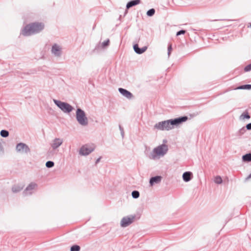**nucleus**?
I'll return each instance as SVG.
<instances>
[{"mask_svg":"<svg viewBox=\"0 0 251 251\" xmlns=\"http://www.w3.org/2000/svg\"><path fill=\"white\" fill-rule=\"evenodd\" d=\"M45 27L41 22H34L26 25L21 30V34L24 36H29L40 33Z\"/></svg>","mask_w":251,"mask_h":251,"instance_id":"nucleus-1","label":"nucleus"},{"mask_svg":"<svg viewBox=\"0 0 251 251\" xmlns=\"http://www.w3.org/2000/svg\"><path fill=\"white\" fill-rule=\"evenodd\" d=\"M168 151V146L163 144L153 149L149 155V158L151 160L159 159L164 156Z\"/></svg>","mask_w":251,"mask_h":251,"instance_id":"nucleus-2","label":"nucleus"},{"mask_svg":"<svg viewBox=\"0 0 251 251\" xmlns=\"http://www.w3.org/2000/svg\"><path fill=\"white\" fill-rule=\"evenodd\" d=\"M76 119L79 125L85 126L88 125V120L85 112L81 108H77L76 111Z\"/></svg>","mask_w":251,"mask_h":251,"instance_id":"nucleus-3","label":"nucleus"},{"mask_svg":"<svg viewBox=\"0 0 251 251\" xmlns=\"http://www.w3.org/2000/svg\"><path fill=\"white\" fill-rule=\"evenodd\" d=\"M38 184L35 182H31L23 191V195L25 197L31 196L38 190Z\"/></svg>","mask_w":251,"mask_h":251,"instance_id":"nucleus-4","label":"nucleus"},{"mask_svg":"<svg viewBox=\"0 0 251 251\" xmlns=\"http://www.w3.org/2000/svg\"><path fill=\"white\" fill-rule=\"evenodd\" d=\"M53 101L55 104L64 113H69L73 110V106L67 102L61 101L55 99H53Z\"/></svg>","mask_w":251,"mask_h":251,"instance_id":"nucleus-5","label":"nucleus"},{"mask_svg":"<svg viewBox=\"0 0 251 251\" xmlns=\"http://www.w3.org/2000/svg\"><path fill=\"white\" fill-rule=\"evenodd\" d=\"M188 120V117L186 116H181L175 119L168 120L171 129L175 126H177L183 122H186Z\"/></svg>","mask_w":251,"mask_h":251,"instance_id":"nucleus-6","label":"nucleus"},{"mask_svg":"<svg viewBox=\"0 0 251 251\" xmlns=\"http://www.w3.org/2000/svg\"><path fill=\"white\" fill-rule=\"evenodd\" d=\"M95 150V146L93 145L86 144L82 146L79 151L81 155L86 156Z\"/></svg>","mask_w":251,"mask_h":251,"instance_id":"nucleus-7","label":"nucleus"},{"mask_svg":"<svg viewBox=\"0 0 251 251\" xmlns=\"http://www.w3.org/2000/svg\"><path fill=\"white\" fill-rule=\"evenodd\" d=\"M16 150L17 152L21 154H27L30 151V148L28 146L24 143L17 144L16 147Z\"/></svg>","mask_w":251,"mask_h":251,"instance_id":"nucleus-8","label":"nucleus"},{"mask_svg":"<svg viewBox=\"0 0 251 251\" xmlns=\"http://www.w3.org/2000/svg\"><path fill=\"white\" fill-rule=\"evenodd\" d=\"M154 128L160 130H171V127L170 126L168 120L158 122L154 125Z\"/></svg>","mask_w":251,"mask_h":251,"instance_id":"nucleus-9","label":"nucleus"},{"mask_svg":"<svg viewBox=\"0 0 251 251\" xmlns=\"http://www.w3.org/2000/svg\"><path fill=\"white\" fill-rule=\"evenodd\" d=\"M135 216L134 215H130L123 217L120 223V225L123 227H126L131 224L135 219Z\"/></svg>","mask_w":251,"mask_h":251,"instance_id":"nucleus-10","label":"nucleus"},{"mask_svg":"<svg viewBox=\"0 0 251 251\" xmlns=\"http://www.w3.org/2000/svg\"><path fill=\"white\" fill-rule=\"evenodd\" d=\"M51 52L54 56L59 57L62 53V48L58 44H54L51 47Z\"/></svg>","mask_w":251,"mask_h":251,"instance_id":"nucleus-11","label":"nucleus"},{"mask_svg":"<svg viewBox=\"0 0 251 251\" xmlns=\"http://www.w3.org/2000/svg\"><path fill=\"white\" fill-rule=\"evenodd\" d=\"M63 140L61 138H55L54 139L52 143L50 144V146L53 150H56L63 143Z\"/></svg>","mask_w":251,"mask_h":251,"instance_id":"nucleus-12","label":"nucleus"},{"mask_svg":"<svg viewBox=\"0 0 251 251\" xmlns=\"http://www.w3.org/2000/svg\"><path fill=\"white\" fill-rule=\"evenodd\" d=\"M162 178V177L160 176H156L151 177L149 181L150 186L152 187L155 184L160 183L161 181Z\"/></svg>","mask_w":251,"mask_h":251,"instance_id":"nucleus-13","label":"nucleus"},{"mask_svg":"<svg viewBox=\"0 0 251 251\" xmlns=\"http://www.w3.org/2000/svg\"><path fill=\"white\" fill-rule=\"evenodd\" d=\"M118 90L122 95L128 99H131L133 97L132 94L125 89L120 88Z\"/></svg>","mask_w":251,"mask_h":251,"instance_id":"nucleus-14","label":"nucleus"},{"mask_svg":"<svg viewBox=\"0 0 251 251\" xmlns=\"http://www.w3.org/2000/svg\"><path fill=\"white\" fill-rule=\"evenodd\" d=\"M133 49L134 51L138 54H141L146 51L148 49L147 46H144L142 48H140L137 44H136L133 45Z\"/></svg>","mask_w":251,"mask_h":251,"instance_id":"nucleus-15","label":"nucleus"},{"mask_svg":"<svg viewBox=\"0 0 251 251\" xmlns=\"http://www.w3.org/2000/svg\"><path fill=\"white\" fill-rule=\"evenodd\" d=\"M193 178V174L192 172L188 171L184 172L182 175V178L184 181L189 182Z\"/></svg>","mask_w":251,"mask_h":251,"instance_id":"nucleus-16","label":"nucleus"},{"mask_svg":"<svg viewBox=\"0 0 251 251\" xmlns=\"http://www.w3.org/2000/svg\"><path fill=\"white\" fill-rule=\"evenodd\" d=\"M141 0H131L128 2L126 5V9H129L133 6L140 4Z\"/></svg>","mask_w":251,"mask_h":251,"instance_id":"nucleus-17","label":"nucleus"},{"mask_svg":"<svg viewBox=\"0 0 251 251\" xmlns=\"http://www.w3.org/2000/svg\"><path fill=\"white\" fill-rule=\"evenodd\" d=\"M23 188L24 186L21 184H16L12 187L11 190L13 193H17L20 192Z\"/></svg>","mask_w":251,"mask_h":251,"instance_id":"nucleus-18","label":"nucleus"},{"mask_svg":"<svg viewBox=\"0 0 251 251\" xmlns=\"http://www.w3.org/2000/svg\"><path fill=\"white\" fill-rule=\"evenodd\" d=\"M251 117L249 113L247 111H245L240 115L239 119L240 120H243L245 119H249Z\"/></svg>","mask_w":251,"mask_h":251,"instance_id":"nucleus-19","label":"nucleus"},{"mask_svg":"<svg viewBox=\"0 0 251 251\" xmlns=\"http://www.w3.org/2000/svg\"><path fill=\"white\" fill-rule=\"evenodd\" d=\"M242 160L244 162L251 161V153H247L242 156Z\"/></svg>","mask_w":251,"mask_h":251,"instance_id":"nucleus-20","label":"nucleus"},{"mask_svg":"<svg viewBox=\"0 0 251 251\" xmlns=\"http://www.w3.org/2000/svg\"><path fill=\"white\" fill-rule=\"evenodd\" d=\"M242 89H251V84H245L239 86L236 88L235 90H242Z\"/></svg>","mask_w":251,"mask_h":251,"instance_id":"nucleus-21","label":"nucleus"},{"mask_svg":"<svg viewBox=\"0 0 251 251\" xmlns=\"http://www.w3.org/2000/svg\"><path fill=\"white\" fill-rule=\"evenodd\" d=\"M0 136L2 137H7L9 135V132L7 130L2 129L0 131Z\"/></svg>","mask_w":251,"mask_h":251,"instance_id":"nucleus-22","label":"nucleus"},{"mask_svg":"<svg viewBox=\"0 0 251 251\" xmlns=\"http://www.w3.org/2000/svg\"><path fill=\"white\" fill-rule=\"evenodd\" d=\"M214 182L216 184H220L223 182V180L220 176H217L214 178Z\"/></svg>","mask_w":251,"mask_h":251,"instance_id":"nucleus-23","label":"nucleus"},{"mask_svg":"<svg viewBox=\"0 0 251 251\" xmlns=\"http://www.w3.org/2000/svg\"><path fill=\"white\" fill-rule=\"evenodd\" d=\"M131 195L133 198L137 199L139 197L140 193L138 191L134 190L132 192Z\"/></svg>","mask_w":251,"mask_h":251,"instance_id":"nucleus-24","label":"nucleus"},{"mask_svg":"<svg viewBox=\"0 0 251 251\" xmlns=\"http://www.w3.org/2000/svg\"><path fill=\"white\" fill-rule=\"evenodd\" d=\"M155 12V11L154 9L151 8L147 11V15L149 17H151L154 14Z\"/></svg>","mask_w":251,"mask_h":251,"instance_id":"nucleus-25","label":"nucleus"},{"mask_svg":"<svg viewBox=\"0 0 251 251\" xmlns=\"http://www.w3.org/2000/svg\"><path fill=\"white\" fill-rule=\"evenodd\" d=\"M80 247L78 245H73L71 248V251H79Z\"/></svg>","mask_w":251,"mask_h":251,"instance_id":"nucleus-26","label":"nucleus"},{"mask_svg":"<svg viewBox=\"0 0 251 251\" xmlns=\"http://www.w3.org/2000/svg\"><path fill=\"white\" fill-rule=\"evenodd\" d=\"M54 163L52 161H48L46 163V166L48 168H50L53 167Z\"/></svg>","mask_w":251,"mask_h":251,"instance_id":"nucleus-27","label":"nucleus"},{"mask_svg":"<svg viewBox=\"0 0 251 251\" xmlns=\"http://www.w3.org/2000/svg\"><path fill=\"white\" fill-rule=\"evenodd\" d=\"M246 130L247 129L246 127H243L242 128L239 130L238 134L239 135H243L246 131Z\"/></svg>","mask_w":251,"mask_h":251,"instance_id":"nucleus-28","label":"nucleus"},{"mask_svg":"<svg viewBox=\"0 0 251 251\" xmlns=\"http://www.w3.org/2000/svg\"><path fill=\"white\" fill-rule=\"evenodd\" d=\"M109 43V39H107V40L103 41L102 43V48H105L106 47L108 46Z\"/></svg>","mask_w":251,"mask_h":251,"instance_id":"nucleus-29","label":"nucleus"},{"mask_svg":"<svg viewBox=\"0 0 251 251\" xmlns=\"http://www.w3.org/2000/svg\"><path fill=\"white\" fill-rule=\"evenodd\" d=\"M251 71V63L247 65L245 68H244V71L246 72H249Z\"/></svg>","mask_w":251,"mask_h":251,"instance_id":"nucleus-30","label":"nucleus"},{"mask_svg":"<svg viewBox=\"0 0 251 251\" xmlns=\"http://www.w3.org/2000/svg\"><path fill=\"white\" fill-rule=\"evenodd\" d=\"M119 128L120 130L121 134L123 138L124 137V128L121 126V125L119 126Z\"/></svg>","mask_w":251,"mask_h":251,"instance_id":"nucleus-31","label":"nucleus"},{"mask_svg":"<svg viewBox=\"0 0 251 251\" xmlns=\"http://www.w3.org/2000/svg\"><path fill=\"white\" fill-rule=\"evenodd\" d=\"M186 32V31L185 30H180L179 31H178V32H177L176 33V36H178V35H181V34H185Z\"/></svg>","mask_w":251,"mask_h":251,"instance_id":"nucleus-32","label":"nucleus"},{"mask_svg":"<svg viewBox=\"0 0 251 251\" xmlns=\"http://www.w3.org/2000/svg\"><path fill=\"white\" fill-rule=\"evenodd\" d=\"M246 127L247 130H251V123L247 124L246 126Z\"/></svg>","mask_w":251,"mask_h":251,"instance_id":"nucleus-33","label":"nucleus"},{"mask_svg":"<svg viewBox=\"0 0 251 251\" xmlns=\"http://www.w3.org/2000/svg\"><path fill=\"white\" fill-rule=\"evenodd\" d=\"M172 50V45L170 44L168 45V51H171Z\"/></svg>","mask_w":251,"mask_h":251,"instance_id":"nucleus-34","label":"nucleus"},{"mask_svg":"<svg viewBox=\"0 0 251 251\" xmlns=\"http://www.w3.org/2000/svg\"><path fill=\"white\" fill-rule=\"evenodd\" d=\"M3 152V147L2 146L1 144L0 143V153Z\"/></svg>","mask_w":251,"mask_h":251,"instance_id":"nucleus-35","label":"nucleus"},{"mask_svg":"<svg viewBox=\"0 0 251 251\" xmlns=\"http://www.w3.org/2000/svg\"><path fill=\"white\" fill-rule=\"evenodd\" d=\"M100 159H101V157H100L99 158H98L96 160V164H98V163L100 162Z\"/></svg>","mask_w":251,"mask_h":251,"instance_id":"nucleus-36","label":"nucleus"},{"mask_svg":"<svg viewBox=\"0 0 251 251\" xmlns=\"http://www.w3.org/2000/svg\"><path fill=\"white\" fill-rule=\"evenodd\" d=\"M251 178V173L249 175V176L246 178V179L248 180V179H249Z\"/></svg>","mask_w":251,"mask_h":251,"instance_id":"nucleus-37","label":"nucleus"},{"mask_svg":"<svg viewBox=\"0 0 251 251\" xmlns=\"http://www.w3.org/2000/svg\"><path fill=\"white\" fill-rule=\"evenodd\" d=\"M171 52V51H168V56H169L170 55Z\"/></svg>","mask_w":251,"mask_h":251,"instance_id":"nucleus-38","label":"nucleus"}]
</instances>
